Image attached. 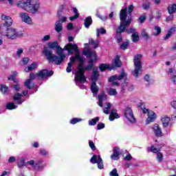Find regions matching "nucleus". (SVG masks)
Returning <instances> with one entry per match:
<instances>
[{
  "mask_svg": "<svg viewBox=\"0 0 176 176\" xmlns=\"http://www.w3.org/2000/svg\"><path fill=\"white\" fill-rule=\"evenodd\" d=\"M170 80H171V82H173V83L174 85H176V74H175L170 77Z\"/></svg>",
  "mask_w": 176,
  "mask_h": 176,
  "instance_id": "obj_62",
  "label": "nucleus"
},
{
  "mask_svg": "<svg viewBox=\"0 0 176 176\" xmlns=\"http://www.w3.org/2000/svg\"><path fill=\"white\" fill-rule=\"evenodd\" d=\"M126 76V74L124 72H122L120 76L114 75L109 78V82H111L112 86H120V83L116 80H122V79H124V77Z\"/></svg>",
  "mask_w": 176,
  "mask_h": 176,
  "instance_id": "obj_13",
  "label": "nucleus"
},
{
  "mask_svg": "<svg viewBox=\"0 0 176 176\" xmlns=\"http://www.w3.org/2000/svg\"><path fill=\"white\" fill-rule=\"evenodd\" d=\"M112 107V104L106 102L104 104V108L103 109L104 113L106 115H109V111Z\"/></svg>",
  "mask_w": 176,
  "mask_h": 176,
  "instance_id": "obj_30",
  "label": "nucleus"
},
{
  "mask_svg": "<svg viewBox=\"0 0 176 176\" xmlns=\"http://www.w3.org/2000/svg\"><path fill=\"white\" fill-rule=\"evenodd\" d=\"M131 36L133 42H138V41H140V34L138 32H135L133 33Z\"/></svg>",
  "mask_w": 176,
  "mask_h": 176,
  "instance_id": "obj_38",
  "label": "nucleus"
},
{
  "mask_svg": "<svg viewBox=\"0 0 176 176\" xmlns=\"http://www.w3.org/2000/svg\"><path fill=\"white\" fill-rule=\"evenodd\" d=\"M8 88L5 85H1L0 86V91L2 93V94H6V92L8 91Z\"/></svg>",
  "mask_w": 176,
  "mask_h": 176,
  "instance_id": "obj_42",
  "label": "nucleus"
},
{
  "mask_svg": "<svg viewBox=\"0 0 176 176\" xmlns=\"http://www.w3.org/2000/svg\"><path fill=\"white\" fill-rule=\"evenodd\" d=\"M142 58V55L137 54L134 56L133 63H134V71L132 72V75L135 78H139L142 75V63H141V59Z\"/></svg>",
  "mask_w": 176,
  "mask_h": 176,
  "instance_id": "obj_7",
  "label": "nucleus"
},
{
  "mask_svg": "<svg viewBox=\"0 0 176 176\" xmlns=\"http://www.w3.org/2000/svg\"><path fill=\"white\" fill-rule=\"evenodd\" d=\"M140 36L142 38H144V39L149 40L151 39V36H149V34L146 32V30L145 29H143L140 33Z\"/></svg>",
  "mask_w": 176,
  "mask_h": 176,
  "instance_id": "obj_33",
  "label": "nucleus"
},
{
  "mask_svg": "<svg viewBox=\"0 0 176 176\" xmlns=\"http://www.w3.org/2000/svg\"><path fill=\"white\" fill-rule=\"evenodd\" d=\"M67 72L69 73L72 71V64L71 63H68L67 67L66 68Z\"/></svg>",
  "mask_w": 176,
  "mask_h": 176,
  "instance_id": "obj_54",
  "label": "nucleus"
},
{
  "mask_svg": "<svg viewBox=\"0 0 176 176\" xmlns=\"http://www.w3.org/2000/svg\"><path fill=\"white\" fill-rule=\"evenodd\" d=\"M115 119H119V115L116 112V109H113L111 110L109 116V120L111 122H113V120H115Z\"/></svg>",
  "mask_w": 176,
  "mask_h": 176,
  "instance_id": "obj_21",
  "label": "nucleus"
},
{
  "mask_svg": "<svg viewBox=\"0 0 176 176\" xmlns=\"http://www.w3.org/2000/svg\"><path fill=\"white\" fill-rule=\"evenodd\" d=\"M122 67V62L120 61V56L117 55L115 58L113 60L112 64H102L99 67L100 71L102 72L105 71V69H116V68H120Z\"/></svg>",
  "mask_w": 176,
  "mask_h": 176,
  "instance_id": "obj_9",
  "label": "nucleus"
},
{
  "mask_svg": "<svg viewBox=\"0 0 176 176\" xmlns=\"http://www.w3.org/2000/svg\"><path fill=\"white\" fill-rule=\"evenodd\" d=\"M41 164H42V161L37 162L34 166V168L36 170H42V168H43V166Z\"/></svg>",
  "mask_w": 176,
  "mask_h": 176,
  "instance_id": "obj_43",
  "label": "nucleus"
},
{
  "mask_svg": "<svg viewBox=\"0 0 176 176\" xmlns=\"http://www.w3.org/2000/svg\"><path fill=\"white\" fill-rule=\"evenodd\" d=\"M127 46H129V41L124 42L122 44L120 45V49L122 50H126L127 49Z\"/></svg>",
  "mask_w": 176,
  "mask_h": 176,
  "instance_id": "obj_48",
  "label": "nucleus"
},
{
  "mask_svg": "<svg viewBox=\"0 0 176 176\" xmlns=\"http://www.w3.org/2000/svg\"><path fill=\"white\" fill-rule=\"evenodd\" d=\"M108 94L109 96H116V94H118V91H116V89L111 88L109 90Z\"/></svg>",
  "mask_w": 176,
  "mask_h": 176,
  "instance_id": "obj_46",
  "label": "nucleus"
},
{
  "mask_svg": "<svg viewBox=\"0 0 176 176\" xmlns=\"http://www.w3.org/2000/svg\"><path fill=\"white\" fill-rule=\"evenodd\" d=\"M23 96V95H21V94H16L14 97L13 99L14 100V101L16 102V104H23V101L21 100V97Z\"/></svg>",
  "mask_w": 176,
  "mask_h": 176,
  "instance_id": "obj_26",
  "label": "nucleus"
},
{
  "mask_svg": "<svg viewBox=\"0 0 176 176\" xmlns=\"http://www.w3.org/2000/svg\"><path fill=\"white\" fill-rule=\"evenodd\" d=\"M98 99H99L98 105L99 107L102 108L104 107V104H102V102H104V101H107V95L105 94L99 95Z\"/></svg>",
  "mask_w": 176,
  "mask_h": 176,
  "instance_id": "obj_23",
  "label": "nucleus"
},
{
  "mask_svg": "<svg viewBox=\"0 0 176 176\" xmlns=\"http://www.w3.org/2000/svg\"><path fill=\"white\" fill-rule=\"evenodd\" d=\"M1 21L2 23L0 25V30L12 27L13 25V19H12V17L5 14L1 15Z\"/></svg>",
  "mask_w": 176,
  "mask_h": 176,
  "instance_id": "obj_12",
  "label": "nucleus"
},
{
  "mask_svg": "<svg viewBox=\"0 0 176 176\" xmlns=\"http://www.w3.org/2000/svg\"><path fill=\"white\" fill-rule=\"evenodd\" d=\"M74 80L76 82V86H78L80 89L84 90L86 89V87L83 85L86 82V76L83 74V65L79 64L77 72L75 74Z\"/></svg>",
  "mask_w": 176,
  "mask_h": 176,
  "instance_id": "obj_4",
  "label": "nucleus"
},
{
  "mask_svg": "<svg viewBox=\"0 0 176 176\" xmlns=\"http://www.w3.org/2000/svg\"><path fill=\"white\" fill-rule=\"evenodd\" d=\"M133 89H134L133 85H131L127 82H124L122 85V90H128L129 91H131V90H133Z\"/></svg>",
  "mask_w": 176,
  "mask_h": 176,
  "instance_id": "obj_28",
  "label": "nucleus"
},
{
  "mask_svg": "<svg viewBox=\"0 0 176 176\" xmlns=\"http://www.w3.org/2000/svg\"><path fill=\"white\" fill-rule=\"evenodd\" d=\"M110 176H119L118 174V169L114 168L110 172Z\"/></svg>",
  "mask_w": 176,
  "mask_h": 176,
  "instance_id": "obj_51",
  "label": "nucleus"
},
{
  "mask_svg": "<svg viewBox=\"0 0 176 176\" xmlns=\"http://www.w3.org/2000/svg\"><path fill=\"white\" fill-rule=\"evenodd\" d=\"M173 19L174 15H173V14H170V15L166 18V21H167V23L173 21Z\"/></svg>",
  "mask_w": 176,
  "mask_h": 176,
  "instance_id": "obj_56",
  "label": "nucleus"
},
{
  "mask_svg": "<svg viewBox=\"0 0 176 176\" xmlns=\"http://www.w3.org/2000/svg\"><path fill=\"white\" fill-rule=\"evenodd\" d=\"M64 50L68 51V54H74V56L76 57V60L79 61L80 64H82L83 66V57L80 56L79 54V49L78 48V45L76 44L69 43L64 47Z\"/></svg>",
  "mask_w": 176,
  "mask_h": 176,
  "instance_id": "obj_6",
  "label": "nucleus"
},
{
  "mask_svg": "<svg viewBox=\"0 0 176 176\" xmlns=\"http://www.w3.org/2000/svg\"><path fill=\"white\" fill-rule=\"evenodd\" d=\"M93 23V19H91V16H87L84 21V25L85 28H89L90 25H91Z\"/></svg>",
  "mask_w": 176,
  "mask_h": 176,
  "instance_id": "obj_25",
  "label": "nucleus"
},
{
  "mask_svg": "<svg viewBox=\"0 0 176 176\" xmlns=\"http://www.w3.org/2000/svg\"><path fill=\"white\" fill-rule=\"evenodd\" d=\"M124 115L130 122L131 123H135V118L134 117V113H133V110L130 107H126L124 111Z\"/></svg>",
  "mask_w": 176,
  "mask_h": 176,
  "instance_id": "obj_14",
  "label": "nucleus"
},
{
  "mask_svg": "<svg viewBox=\"0 0 176 176\" xmlns=\"http://www.w3.org/2000/svg\"><path fill=\"white\" fill-rule=\"evenodd\" d=\"M146 20V14H143L138 19V22L140 23V24H142V23H144Z\"/></svg>",
  "mask_w": 176,
  "mask_h": 176,
  "instance_id": "obj_44",
  "label": "nucleus"
},
{
  "mask_svg": "<svg viewBox=\"0 0 176 176\" xmlns=\"http://www.w3.org/2000/svg\"><path fill=\"white\" fill-rule=\"evenodd\" d=\"M29 61H30V58H23L22 60V63L24 65H27V64H28Z\"/></svg>",
  "mask_w": 176,
  "mask_h": 176,
  "instance_id": "obj_61",
  "label": "nucleus"
},
{
  "mask_svg": "<svg viewBox=\"0 0 176 176\" xmlns=\"http://www.w3.org/2000/svg\"><path fill=\"white\" fill-rule=\"evenodd\" d=\"M20 17L24 23L26 24H29L30 25H32V19L30 17V15L25 12H21Z\"/></svg>",
  "mask_w": 176,
  "mask_h": 176,
  "instance_id": "obj_16",
  "label": "nucleus"
},
{
  "mask_svg": "<svg viewBox=\"0 0 176 176\" xmlns=\"http://www.w3.org/2000/svg\"><path fill=\"white\" fill-rule=\"evenodd\" d=\"M55 30L56 32H61L63 31V23H61V20L57 21L55 23Z\"/></svg>",
  "mask_w": 176,
  "mask_h": 176,
  "instance_id": "obj_24",
  "label": "nucleus"
},
{
  "mask_svg": "<svg viewBox=\"0 0 176 176\" xmlns=\"http://www.w3.org/2000/svg\"><path fill=\"white\" fill-rule=\"evenodd\" d=\"M63 50L60 45L56 48V54H58V56L54 54L52 50H49V48H44L43 54H45L47 60H48L50 63H55L56 65H60V64L64 61V58H65V54H64Z\"/></svg>",
  "mask_w": 176,
  "mask_h": 176,
  "instance_id": "obj_2",
  "label": "nucleus"
},
{
  "mask_svg": "<svg viewBox=\"0 0 176 176\" xmlns=\"http://www.w3.org/2000/svg\"><path fill=\"white\" fill-rule=\"evenodd\" d=\"M119 155H120L119 147H115L113 153L111 155L112 160H118L119 159Z\"/></svg>",
  "mask_w": 176,
  "mask_h": 176,
  "instance_id": "obj_18",
  "label": "nucleus"
},
{
  "mask_svg": "<svg viewBox=\"0 0 176 176\" xmlns=\"http://www.w3.org/2000/svg\"><path fill=\"white\" fill-rule=\"evenodd\" d=\"M116 33L119 34V35L117 37V42H118V43H120V42H122V41H123V38H122V35H120V34H122V32H118V30H117Z\"/></svg>",
  "mask_w": 176,
  "mask_h": 176,
  "instance_id": "obj_53",
  "label": "nucleus"
},
{
  "mask_svg": "<svg viewBox=\"0 0 176 176\" xmlns=\"http://www.w3.org/2000/svg\"><path fill=\"white\" fill-rule=\"evenodd\" d=\"M23 52H24V50H23V48H19L16 52V56H18V57H20V56L23 54Z\"/></svg>",
  "mask_w": 176,
  "mask_h": 176,
  "instance_id": "obj_59",
  "label": "nucleus"
},
{
  "mask_svg": "<svg viewBox=\"0 0 176 176\" xmlns=\"http://www.w3.org/2000/svg\"><path fill=\"white\" fill-rule=\"evenodd\" d=\"M82 54L89 58L88 60V65L85 67L83 66V75H85V71H90V69L93 68L94 63L97 61V54L96 53V51L92 50L83 51Z\"/></svg>",
  "mask_w": 176,
  "mask_h": 176,
  "instance_id": "obj_5",
  "label": "nucleus"
},
{
  "mask_svg": "<svg viewBox=\"0 0 176 176\" xmlns=\"http://www.w3.org/2000/svg\"><path fill=\"white\" fill-rule=\"evenodd\" d=\"M151 6V3L149 2L144 3L143 4V9H145L146 10L149 9Z\"/></svg>",
  "mask_w": 176,
  "mask_h": 176,
  "instance_id": "obj_57",
  "label": "nucleus"
},
{
  "mask_svg": "<svg viewBox=\"0 0 176 176\" xmlns=\"http://www.w3.org/2000/svg\"><path fill=\"white\" fill-rule=\"evenodd\" d=\"M16 75H17V72H14L13 75L10 76V77H8V80H14V82H16L17 80H16Z\"/></svg>",
  "mask_w": 176,
  "mask_h": 176,
  "instance_id": "obj_49",
  "label": "nucleus"
},
{
  "mask_svg": "<svg viewBox=\"0 0 176 176\" xmlns=\"http://www.w3.org/2000/svg\"><path fill=\"white\" fill-rule=\"evenodd\" d=\"M36 67H38V63L34 62L30 66H28V68H25V72H29V71H34V69H36Z\"/></svg>",
  "mask_w": 176,
  "mask_h": 176,
  "instance_id": "obj_31",
  "label": "nucleus"
},
{
  "mask_svg": "<svg viewBox=\"0 0 176 176\" xmlns=\"http://www.w3.org/2000/svg\"><path fill=\"white\" fill-rule=\"evenodd\" d=\"M53 74H54L53 71H50L49 72V71H47V69H43L36 74L34 73H31L30 75V78L31 80L35 79V78L38 76L39 77L40 79H45V78H49L52 76Z\"/></svg>",
  "mask_w": 176,
  "mask_h": 176,
  "instance_id": "obj_11",
  "label": "nucleus"
},
{
  "mask_svg": "<svg viewBox=\"0 0 176 176\" xmlns=\"http://www.w3.org/2000/svg\"><path fill=\"white\" fill-rule=\"evenodd\" d=\"M105 127V124L104 123H99L97 125L98 130H101V129H104Z\"/></svg>",
  "mask_w": 176,
  "mask_h": 176,
  "instance_id": "obj_60",
  "label": "nucleus"
},
{
  "mask_svg": "<svg viewBox=\"0 0 176 176\" xmlns=\"http://www.w3.org/2000/svg\"><path fill=\"white\" fill-rule=\"evenodd\" d=\"M157 160L159 163H162V162H163V154L162 153H157Z\"/></svg>",
  "mask_w": 176,
  "mask_h": 176,
  "instance_id": "obj_45",
  "label": "nucleus"
},
{
  "mask_svg": "<svg viewBox=\"0 0 176 176\" xmlns=\"http://www.w3.org/2000/svg\"><path fill=\"white\" fill-rule=\"evenodd\" d=\"M91 90L94 96H96L97 94L98 93V90H100V88L98 87V86H97L96 82H92L91 85Z\"/></svg>",
  "mask_w": 176,
  "mask_h": 176,
  "instance_id": "obj_20",
  "label": "nucleus"
},
{
  "mask_svg": "<svg viewBox=\"0 0 176 176\" xmlns=\"http://www.w3.org/2000/svg\"><path fill=\"white\" fill-rule=\"evenodd\" d=\"M161 32H162V28H160V27L159 26L154 27V31L153 32V35H154V36H157V35H160Z\"/></svg>",
  "mask_w": 176,
  "mask_h": 176,
  "instance_id": "obj_36",
  "label": "nucleus"
},
{
  "mask_svg": "<svg viewBox=\"0 0 176 176\" xmlns=\"http://www.w3.org/2000/svg\"><path fill=\"white\" fill-rule=\"evenodd\" d=\"M89 146H90L91 149H92V151H96V145H94V142H93V141H89Z\"/></svg>",
  "mask_w": 176,
  "mask_h": 176,
  "instance_id": "obj_52",
  "label": "nucleus"
},
{
  "mask_svg": "<svg viewBox=\"0 0 176 176\" xmlns=\"http://www.w3.org/2000/svg\"><path fill=\"white\" fill-rule=\"evenodd\" d=\"M152 129L155 137H162L163 133L162 132V129L160 128V126H159V124H154L152 127Z\"/></svg>",
  "mask_w": 176,
  "mask_h": 176,
  "instance_id": "obj_17",
  "label": "nucleus"
},
{
  "mask_svg": "<svg viewBox=\"0 0 176 176\" xmlns=\"http://www.w3.org/2000/svg\"><path fill=\"white\" fill-rule=\"evenodd\" d=\"M151 151L153 153H159V150L154 146H151Z\"/></svg>",
  "mask_w": 176,
  "mask_h": 176,
  "instance_id": "obj_58",
  "label": "nucleus"
},
{
  "mask_svg": "<svg viewBox=\"0 0 176 176\" xmlns=\"http://www.w3.org/2000/svg\"><path fill=\"white\" fill-rule=\"evenodd\" d=\"M25 160H26V159L24 157H22L19 159L18 162H17V166H18V167H19V168H23V167H24Z\"/></svg>",
  "mask_w": 176,
  "mask_h": 176,
  "instance_id": "obj_32",
  "label": "nucleus"
},
{
  "mask_svg": "<svg viewBox=\"0 0 176 176\" xmlns=\"http://www.w3.org/2000/svg\"><path fill=\"white\" fill-rule=\"evenodd\" d=\"M126 32H127L128 34H134L135 33V30L134 28H130L126 30Z\"/></svg>",
  "mask_w": 176,
  "mask_h": 176,
  "instance_id": "obj_63",
  "label": "nucleus"
},
{
  "mask_svg": "<svg viewBox=\"0 0 176 176\" xmlns=\"http://www.w3.org/2000/svg\"><path fill=\"white\" fill-rule=\"evenodd\" d=\"M133 10H134V6L131 5L128 8V16L127 18V9H122L120 12V25L117 29V32H124L126 31V28L129 27L130 24H131V21H133V16H131V13H133Z\"/></svg>",
  "mask_w": 176,
  "mask_h": 176,
  "instance_id": "obj_1",
  "label": "nucleus"
},
{
  "mask_svg": "<svg viewBox=\"0 0 176 176\" xmlns=\"http://www.w3.org/2000/svg\"><path fill=\"white\" fill-rule=\"evenodd\" d=\"M96 16L97 17H98V19H100L102 21H107V20H108V16H101V15L98 12L96 14Z\"/></svg>",
  "mask_w": 176,
  "mask_h": 176,
  "instance_id": "obj_50",
  "label": "nucleus"
},
{
  "mask_svg": "<svg viewBox=\"0 0 176 176\" xmlns=\"http://www.w3.org/2000/svg\"><path fill=\"white\" fill-rule=\"evenodd\" d=\"M140 107L141 108L143 113H146V112L148 113V118L146 120V123L147 124H149V123H152L156 120V113H155L153 111H149V109L145 108L144 103H140Z\"/></svg>",
  "mask_w": 176,
  "mask_h": 176,
  "instance_id": "obj_10",
  "label": "nucleus"
},
{
  "mask_svg": "<svg viewBox=\"0 0 176 176\" xmlns=\"http://www.w3.org/2000/svg\"><path fill=\"white\" fill-rule=\"evenodd\" d=\"M0 34L2 36H6L8 39H16L21 34L17 32V30L13 28H6L0 29Z\"/></svg>",
  "mask_w": 176,
  "mask_h": 176,
  "instance_id": "obj_8",
  "label": "nucleus"
},
{
  "mask_svg": "<svg viewBox=\"0 0 176 176\" xmlns=\"http://www.w3.org/2000/svg\"><path fill=\"white\" fill-rule=\"evenodd\" d=\"M16 5L17 8H21L26 12L33 14L38 13L40 6L39 3L36 1H19Z\"/></svg>",
  "mask_w": 176,
  "mask_h": 176,
  "instance_id": "obj_3",
  "label": "nucleus"
},
{
  "mask_svg": "<svg viewBox=\"0 0 176 176\" xmlns=\"http://www.w3.org/2000/svg\"><path fill=\"white\" fill-rule=\"evenodd\" d=\"M100 34H107V30H105V29L100 28L99 29L96 30V35L98 38V36H100Z\"/></svg>",
  "mask_w": 176,
  "mask_h": 176,
  "instance_id": "obj_40",
  "label": "nucleus"
},
{
  "mask_svg": "<svg viewBox=\"0 0 176 176\" xmlns=\"http://www.w3.org/2000/svg\"><path fill=\"white\" fill-rule=\"evenodd\" d=\"M50 49H57L58 47V43L57 41L50 42L47 44Z\"/></svg>",
  "mask_w": 176,
  "mask_h": 176,
  "instance_id": "obj_35",
  "label": "nucleus"
},
{
  "mask_svg": "<svg viewBox=\"0 0 176 176\" xmlns=\"http://www.w3.org/2000/svg\"><path fill=\"white\" fill-rule=\"evenodd\" d=\"M170 118L167 116L162 117L161 118L162 123L163 124V127H167L168 124L170 123Z\"/></svg>",
  "mask_w": 176,
  "mask_h": 176,
  "instance_id": "obj_27",
  "label": "nucleus"
},
{
  "mask_svg": "<svg viewBox=\"0 0 176 176\" xmlns=\"http://www.w3.org/2000/svg\"><path fill=\"white\" fill-rule=\"evenodd\" d=\"M25 86L27 87V89H32L34 87V83L31 81V79H28L25 82Z\"/></svg>",
  "mask_w": 176,
  "mask_h": 176,
  "instance_id": "obj_37",
  "label": "nucleus"
},
{
  "mask_svg": "<svg viewBox=\"0 0 176 176\" xmlns=\"http://www.w3.org/2000/svg\"><path fill=\"white\" fill-rule=\"evenodd\" d=\"M41 41L43 42H47V41H50V35L47 34L44 36Z\"/></svg>",
  "mask_w": 176,
  "mask_h": 176,
  "instance_id": "obj_55",
  "label": "nucleus"
},
{
  "mask_svg": "<svg viewBox=\"0 0 176 176\" xmlns=\"http://www.w3.org/2000/svg\"><path fill=\"white\" fill-rule=\"evenodd\" d=\"M175 31H176L175 27H172L168 30V34L164 36V41H167V39H170V38H171V36L175 33Z\"/></svg>",
  "mask_w": 176,
  "mask_h": 176,
  "instance_id": "obj_22",
  "label": "nucleus"
},
{
  "mask_svg": "<svg viewBox=\"0 0 176 176\" xmlns=\"http://www.w3.org/2000/svg\"><path fill=\"white\" fill-rule=\"evenodd\" d=\"M99 43L100 42L98 41V40L94 41V39L93 38L89 39V45L93 46L94 49H97V47H98Z\"/></svg>",
  "mask_w": 176,
  "mask_h": 176,
  "instance_id": "obj_29",
  "label": "nucleus"
},
{
  "mask_svg": "<svg viewBox=\"0 0 176 176\" xmlns=\"http://www.w3.org/2000/svg\"><path fill=\"white\" fill-rule=\"evenodd\" d=\"M100 74H98V67H94L91 79L93 82H97Z\"/></svg>",
  "mask_w": 176,
  "mask_h": 176,
  "instance_id": "obj_19",
  "label": "nucleus"
},
{
  "mask_svg": "<svg viewBox=\"0 0 176 176\" xmlns=\"http://www.w3.org/2000/svg\"><path fill=\"white\" fill-rule=\"evenodd\" d=\"M6 108L7 109H10V110L16 109V108H17V106H16V104H14V102H9L7 104Z\"/></svg>",
  "mask_w": 176,
  "mask_h": 176,
  "instance_id": "obj_41",
  "label": "nucleus"
},
{
  "mask_svg": "<svg viewBox=\"0 0 176 176\" xmlns=\"http://www.w3.org/2000/svg\"><path fill=\"white\" fill-rule=\"evenodd\" d=\"M168 12L169 14H173V13L176 12V4L170 5L168 7Z\"/></svg>",
  "mask_w": 176,
  "mask_h": 176,
  "instance_id": "obj_34",
  "label": "nucleus"
},
{
  "mask_svg": "<svg viewBox=\"0 0 176 176\" xmlns=\"http://www.w3.org/2000/svg\"><path fill=\"white\" fill-rule=\"evenodd\" d=\"M131 159H133V157L131 156V155L128 154V155L124 158V160L130 161V160H131Z\"/></svg>",
  "mask_w": 176,
  "mask_h": 176,
  "instance_id": "obj_64",
  "label": "nucleus"
},
{
  "mask_svg": "<svg viewBox=\"0 0 176 176\" xmlns=\"http://www.w3.org/2000/svg\"><path fill=\"white\" fill-rule=\"evenodd\" d=\"M90 162L93 164H96V163H97L98 168L100 170H102V168H104V163H102V158H101V156L93 155Z\"/></svg>",
  "mask_w": 176,
  "mask_h": 176,
  "instance_id": "obj_15",
  "label": "nucleus"
},
{
  "mask_svg": "<svg viewBox=\"0 0 176 176\" xmlns=\"http://www.w3.org/2000/svg\"><path fill=\"white\" fill-rule=\"evenodd\" d=\"M98 120H100V118L96 117L94 119L90 120L89 121V126H96L97 122H98Z\"/></svg>",
  "mask_w": 176,
  "mask_h": 176,
  "instance_id": "obj_39",
  "label": "nucleus"
},
{
  "mask_svg": "<svg viewBox=\"0 0 176 176\" xmlns=\"http://www.w3.org/2000/svg\"><path fill=\"white\" fill-rule=\"evenodd\" d=\"M78 122H82L81 118H74L70 120L71 124H76Z\"/></svg>",
  "mask_w": 176,
  "mask_h": 176,
  "instance_id": "obj_47",
  "label": "nucleus"
}]
</instances>
